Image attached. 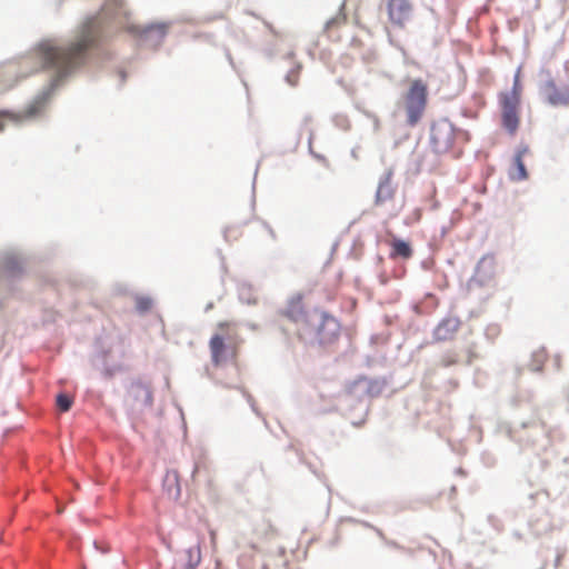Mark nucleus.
Listing matches in <instances>:
<instances>
[{
    "mask_svg": "<svg viewBox=\"0 0 569 569\" xmlns=\"http://www.w3.org/2000/svg\"><path fill=\"white\" fill-rule=\"evenodd\" d=\"M393 171L391 169L385 171L378 182V188L375 193V204L380 206L386 201L392 199L395 190L391 187V178Z\"/></svg>",
    "mask_w": 569,
    "mask_h": 569,
    "instance_id": "17",
    "label": "nucleus"
},
{
    "mask_svg": "<svg viewBox=\"0 0 569 569\" xmlns=\"http://www.w3.org/2000/svg\"><path fill=\"white\" fill-rule=\"evenodd\" d=\"M302 300L303 293L297 292L289 298L287 308L282 311V315L293 323L300 322V318L306 310Z\"/></svg>",
    "mask_w": 569,
    "mask_h": 569,
    "instance_id": "18",
    "label": "nucleus"
},
{
    "mask_svg": "<svg viewBox=\"0 0 569 569\" xmlns=\"http://www.w3.org/2000/svg\"><path fill=\"white\" fill-rule=\"evenodd\" d=\"M389 256L391 259H397V258H401L403 260L410 259L413 256V249H412L410 241L395 236L390 242V254Z\"/></svg>",
    "mask_w": 569,
    "mask_h": 569,
    "instance_id": "19",
    "label": "nucleus"
},
{
    "mask_svg": "<svg viewBox=\"0 0 569 569\" xmlns=\"http://www.w3.org/2000/svg\"><path fill=\"white\" fill-rule=\"evenodd\" d=\"M555 366H556L557 369L560 368V356H556L555 357Z\"/></svg>",
    "mask_w": 569,
    "mask_h": 569,
    "instance_id": "57",
    "label": "nucleus"
},
{
    "mask_svg": "<svg viewBox=\"0 0 569 569\" xmlns=\"http://www.w3.org/2000/svg\"><path fill=\"white\" fill-rule=\"evenodd\" d=\"M342 522H346V523H352L359 528H356V530H366V529H373L376 531V533L378 535H381L382 531L379 530V529H376L373 528L371 525H369L368 522H365V521H357L355 520L353 518H346V519H342Z\"/></svg>",
    "mask_w": 569,
    "mask_h": 569,
    "instance_id": "32",
    "label": "nucleus"
},
{
    "mask_svg": "<svg viewBox=\"0 0 569 569\" xmlns=\"http://www.w3.org/2000/svg\"><path fill=\"white\" fill-rule=\"evenodd\" d=\"M188 561L186 569H196V567L200 563L201 552L198 545L190 547L187 550Z\"/></svg>",
    "mask_w": 569,
    "mask_h": 569,
    "instance_id": "27",
    "label": "nucleus"
},
{
    "mask_svg": "<svg viewBox=\"0 0 569 569\" xmlns=\"http://www.w3.org/2000/svg\"><path fill=\"white\" fill-rule=\"evenodd\" d=\"M166 22H172V26L177 23H188L192 26H197L200 23V19H197L188 13H181L170 20H167Z\"/></svg>",
    "mask_w": 569,
    "mask_h": 569,
    "instance_id": "31",
    "label": "nucleus"
},
{
    "mask_svg": "<svg viewBox=\"0 0 569 569\" xmlns=\"http://www.w3.org/2000/svg\"><path fill=\"white\" fill-rule=\"evenodd\" d=\"M218 327H219L220 329H223L224 327H227V323H226V322H220V323L218 325Z\"/></svg>",
    "mask_w": 569,
    "mask_h": 569,
    "instance_id": "62",
    "label": "nucleus"
},
{
    "mask_svg": "<svg viewBox=\"0 0 569 569\" xmlns=\"http://www.w3.org/2000/svg\"><path fill=\"white\" fill-rule=\"evenodd\" d=\"M302 70L301 62H295L293 66L290 68V70L284 74V81L291 86L296 87L298 84V79L300 76V72Z\"/></svg>",
    "mask_w": 569,
    "mask_h": 569,
    "instance_id": "28",
    "label": "nucleus"
},
{
    "mask_svg": "<svg viewBox=\"0 0 569 569\" xmlns=\"http://www.w3.org/2000/svg\"><path fill=\"white\" fill-rule=\"evenodd\" d=\"M224 53H226V58H227L229 64L232 67V69L236 70V64H234L233 58H232V56L230 53V50L228 48L224 49Z\"/></svg>",
    "mask_w": 569,
    "mask_h": 569,
    "instance_id": "49",
    "label": "nucleus"
},
{
    "mask_svg": "<svg viewBox=\"0 0 569 569\" xmlns=\"http://www.w3.org/2000/svg\"><path fill=\"white\" fill-rule=\"evenodd\" d=\"M236 226H226L223 229H222V237H223V240L229 242L230 239H229V232L234 229Z\"/></svg>",
    "mask_w": 569,
    "mask_h": 569,
    "instance_id": "46",
    "label": "nucleus"
},
{
    "mask_svg": "<svg viewBox=\"0 0 569 569\" xmlns=\"http://www.w3.org/2000/svg\"><path fill=\"white\" fill-rule=\"evenodd\" d=\"M456 471H457V473H460V475H465L466 473L462 468H458Z\"/></svg>",
    "mask_w": 569,
    "mask_h": 569,
    "instance_id": "61",
    "label": "nucleus"
},
{
    "mask_svg": "<svg viewBox=\"0 0 569 569\" xmlns=\"http://www.w3.org/2000/svg\"><path fill=\"white\" fill-rule=\"evenodd\" d=\"M322 311V309L315 307L311 310H305L300 318V321L303 322L308 328L312 329L315 335L317 333L318 319H320V312Z\"/></svg>",
    "mask_w": 569,
    "mask_h": 569,
    "instance_id": "25",
    "label": "nucleus"
},
{
    "mask_svg": "<svg viewBox=\"0 0 569 569\" xmlns=\"http://www.w3.org/2000/svg\"><path fill=\"white\" fill-rule=\"evenodd\" d=\"M56 405L61 411L67 412L71 409L73 399L69 393L60 391L56 395Z\"/></svg>",
    "mask_w": 569,
    "mask_h": 569,
    "instance_id": "29",
    "label": "nucleus"
},
{
    "mask_svg": "<svg viewBox=\"0 0 569 569\" xmlns=\"http://www.w3.org/2000/svg\"><path fill=\"white\" fill-rule=\"evenodd\" d=\"M495 257L483 254L475 266L472 276L467 281L468 290L487 287L495 277Z\"/></svg>",
    "mask_w": 569,
    "mask_h": 569,
    "instance_id": "10",
    "label": "nucleus"
},
{
    "mask_svg": "<svg viewBox=\"0 0 569 569\" xmlns=\"http://www.w3.org/2000/svg\"><path fill=\"white\" fill-rule=\"evenodd\" d=\"M286 450L293 451L296 453V450H299V449L293 443L290 442L289 445H287Z\"/></svg>",
    "mask_w": 569,
    "mask_h": 569,
    "instance_id": "53",
    "label": "nucleus"
},
{
    "mask_svg": "<svg viewBox=\"0 0 569 569\" xmlns=\"http://www.w3.org/2000/svg\"><path fill=\"white\" fill-rule=\"evenodd\" d=\"M520 70H521V67H518L515 74H513V79L512 80H521L520 79Z\"/></svg>",
    "mask_w": 569,
    "mask_h": 569,
    "instance_id": "54",
    "label": "nucleus"
},
{
    "mask_svg": "<svg viewBox=\"0 0 569 569\" xmlns=\"http://www.w3.org/2000/svg\"><path fill=\"white\" fill-rule=\"evenodd\" d=\"M177 409L180 412V416H181V419H182L183 432L186 433L187 432V423H186V420H184V415H183L182 408L179 405H177Z\"/></svg>",
    "mask_w": 569,
    "mask_h": 569,
    "instance_id": "50",
    "label": "nucleus"
},
{
    "mask_svg": "<svg viewBox=\"0 0 569 569\" xmlns=\"http://www.w3.org/2000/svg\"><path fill=\"white\" fill-rule=\"evenodd\" d=\"M338 244H339V243H338V241H336V242L332 244V247H331V253H333V252L337 250Z\"/></svg>",
    "mask_w": 569,
    "mask_h": 569,
    "instance_id": "59",
    "label": "nucleus"
},
{
    "mask_svg": "<svg viewBox=\"0 0 569 569\" xmlns=\"http://www.w3.org/2000/svg\"><path fill=\"white\" fill-rule=\"evenodd\" d=\"M539 74L546 76V79L541 80L538 84L540 99L551 107L568 106L569 91H567L566 88L561 90L557 87V83L548 69L541 68Z\"/></svg>",
    "mask_w": 569,
    "mask_h": 569,
    "instance_id": "8",
    "label": "nucleus"
},
{
    "mask_svg": "<svg viewBox=\"0 0 569 569\" xmlns=\"http://www.w3.org/2000/svg\"><path fill=\"white\" fill-rule=\"evenodd\" d=\"M295 57V53L291 51L286 54V59H292Z\"/></svg>",
    "mask_w": 569,
    "mask_h": 569,
    "instance_id": "60",
    "label": "nucleus"
},
{
    "mask_svg": "<svg viewBox=\"0 0 569 569\" xmlns=\"http://www.w3.org/2000/svg\"><path fill=\"white\" fill-rule=\"evenodd\" d=\"M339 22V19L338 18H331L329 19L326 24H325V28L328 29L332 26H336L337 23Z\"/></svg>",
    "mask_w": 569,
    "mask_h": 569,
    "instance_id": "51",
    "label": "nucleus"
},
{
    "mask_svg": "<svg viewBox=\"0 0 569 569\" xmlns=\"http://www.w3.org/2000/svg\"><path fill=\"white\" fill-rule=\"evenodd\" d=\"M521 93V80H512V86L509 91H501L498 93L501 127L510 136L516 134L519 129Z\"/></svg>",
    "mask_w": 569,
    "mask_h": 569,
    "instance_id": "5",
    "label": "nucleus"
},
{
    "mask_svg": "<svg viewBox=\"0 0 569 569\" xmlns=\"http://www.w3.org/2000/svg\"><path fill=\"white\" fill-rule=\"evenodd\" d=\"M92 366L99 369L106 379H112L117 373L126 370L122 363L123 347L109 336H98L93 342Z\"/></svg>",
    "mask_w": 569,
    "mask_h": 569,
    "instance_id": "4",
    "label": "nucleus"
},
{
    "mask_svg": "<svg viewBox=\"0 0 569 569\" xmlns=\"http://www.w3.org/2000/svg\"><path fill=\"white\" fill-rule=\"evenodd\" d=\"M163 490L168 493L169 497H173L176 500L181 495V488L179 485V479L177 472L167 473L162 481Z\"/></svg>",
    "mask_w": 569,
    "mask_h": 569,
    "instance_id": "22",
    "label": "nucleus"
},
{
    "mask_svg": "<svg viewBox=\"0 0 569 569\" xmlns=\"http://www.w3.org/2000/svg\"><path fill=\"white\" fill-rule=\"evenodd\" d=\"M429 97L428 84L421 78L411 80L405 97L406 122L415 127L421 120L426 110Z\"/></svg>",
    "mask_w": 569,
    "mask_h": 569,
    "instance_id": "6",
    "label": "nucleus"
},
{
    "mask_svg": "<svg viewBox=\"0 0 569 569\" xmlns=\"http://www.w3.org/2000/svg\"><path fill=\"white\" fill-rule=\"evenodd\" d=\"M262 22H263L264 27L270 31V33L272 36H274V37H279L280 36L279 31L272 26V23H270L269 21L263 20V19H262Z\"/></svg>",
    "mask_w": 569,
    "mask_h": 569,
    "instance_id": "42",
    "label": "nucleus"
},
{
    "mask_svg": "<svg viewBox=\"0 0 569 569\" xmlns=\"http://www.w3.org/2000/svg\"><path fill=\"white\" fill-rule=\"evenodd\" d=\"M237 292H238V299L241 303L248 305V306H254L257 305L258 300L253 296V286L246 281L241 280L237 282Z\"/></svg>",
    "mask_w": 569,
    "mask_h": 569,
    "instance_id": "21",
    "label": "nucleus"
},
{
    "mask_svg": "<svg viewBox=\"0 0 569 569\" xmlns=\"http://www.w3.org/2000/svg\"><path fill=\"white\" fill-rule=\"evenodd\" d=\"M312 121V117L311 114H306L302 120H301V123H300V127H299V133H298V142L300 141L301 139V133H302V130H305L309 123Z\"/></svg>",
    "mask_w": 569,
    "mask_h": 569,
    "instance_id": "39",
    "label": "nucleus"
},
{
    "mask_svg": "<svg viewBox=\"0 0 569 569\" xmlns=\"http://www.w3.org/2000/svg\"><path fill=\"white\" fill-rule=\"evenodd\" d=\"M226 387L228 388H233L236 390H239L243 398L246 399V401L248 402V405L250 406L252 412L258 416V417H261V412L259 410V408L257 407L256 405V401H254V398L252 397V395L250 392H248L243 387L241 386H230V385H226Z\"/></svg>",
    "mask_w": 569,
    "mask_h": 569,
    "instance_id": "30",
    "label": "nucleus"
},
{
    "mask_svg": "<svg viewBox=\"0 0 569 569\" xmlns=\"http://www.w3.org/2000/svg\"><path fill=\"white\" fill-rule=\"evenodd\" d=\"M64 1L66 0H52V6L54 10L58 11L62 7Z\"/></svg>",
    "mask_w": 569,
    "mask_h": 569,
    "instance_id": "52",
    "label": "nucleus"
},
{
    "mask_svg": "<svg viewBox=\"0 0 569 569\" xmlns=\"http://www.w3.org/2000/svg\"><path fill=\"white\" fill-rule=\"evenodd\" d=\"M64 508V505H62L60 501L57 502V511L62 512Z\"/></svg>",
    "mask_w": 569,
    "mask_h": 569,
    "instance_id": "56",
    "label": "nucleus"
},
{
    "mask_svg": "<svg viewBox=\"0 0 569 569\" xmlns=\"http://www.w3.org/2000/svg\"><path fill=\"white\" fill-rule=\"evenodd\" d=\"M209 349L211 361L214 367L226 362L233 357V350L230 343L226 341V337L221 333H213L209 340Z\"/></svg>",
    "mask_w": 569,
    "mask_h": 569,
    "instance_id": "13",
    "label": "nucleus"
},
{
    "mask_svg": "<svg viewBox=\"0 0 569 569\" xmlns=\"http://www.w3.org/2000/svg\"><path fill=\"white\" fill-rule=\"evenodd\" d=\"M261 51H262L263 56L267 59H269V60L273 59L276 57V54H277V44H276V42L267 41L264 43V46L262 47Z\"/></svg>",
    "mask_w": 569,
    "mask_h": 569,
    "instance_id": "33",
    "label": "nucleus"
},
{
    "mask_svg": "<svg viewBox=\"0 0 569 569\" xmlns=\"http://www.w3.org/2000/svg\"><path fill=\"white\" fill-rule=\"evenodd\" d=\"M194 41H204L207 43H214V34L211 32H196L192 34Z\"/></svg>",
    "mask_w": 569,
    "mask_h": 569,
    "instance_id": "35",
    "label": "nucleus"
},
{
    "mask_svg": "<svg viewBox=\"0 0 569 569\" xmlns=\"http://www.w3.org/2000/svg\"><path fill=\"white\" fill-rule=\"evenodd\" d=\"M341 323L330 312L323 310L318 319L316 341L319 346L333 343L340 336Z\"/></svg>",
    "mask_w": 569,
    "mask_h": 569,
    "instance_id": "9",
    "label": "nucleus"
},
{
    "mask_svg": "<svg viewBox=\"0 0 569 569\" xmlns=\"http://www.w3.org/2000/svg\"><path fill=\"white\" fill-rule=\"evenodd\" d=\"M133 299H134V309L139 316L147 315L153 308L154 301L150 296H143V295L136 293L133 296Z\"/></svg>",
    "mask_w": 569,
    "mask_h": 569,
    "instance_id": "23",
    "label": "nucleus"
},
{
    "mask_svg": "<svg viewBox=\"0 0 569 569\" xmlns=\"http://www.w3.org/2000/svg\"><path fill=\"white\" fill-rule=\"evenodd\" d=\"M258 169H259V163L257 164L256 167V170H254V174H253V179H252V184H251V196H250V211H251V217L244 221H242L241 223L237 224L238 228H241L243 226H247L248 223H250L251 221H257L261 224V227L269 233V236L271 237L272 240H277V234H276V231L273 230V228L271 227V224L262 219L261 217L257 216L256 214V206H257V197H256V181H257V174H258Z\"/></svg>",
    "mask_w": 569,
    "mask_h": 569,
    "instance_id": "15",
    "label": "nucleus"
},
{
    "mask_svg": "<svg viewBox=\"0 0 569 569\" xmlns=\"http://www.w3.org/2000/svg\"><path fill=\"white\" fill-rule=\"evenodd\" d=\"M461 321L458 317H445L439 321L432 331L435 341H446L450 339L453 332L459 328Z\"/></svg>",
    "mask_w": 569,
    "mask_h": 569,
    "instance_id": "16",
    "label": "nucleus"
},
{
    "mask_svg": "<svg viewBox=\"0 0 569 569\" xmlns=\"http://www.w3.org/2000/svg\"><path fill=\"white\" fill-rule=\"evenodd\" d=\"M457 138H461L463 141H469L470 140V133L469 131L462 129V128H458L457 127V133H456V139Z\"/></svg>",
    "mask_w": 569,
    "mask_h": 569,
    "instance_id": "41",
    "label": "nucleus"
},
{
    "mask_svg": "<svg viewBox=\"0 0 569 569\" xmlns=\"http://www.w3.org/2000/svg\"><path fill=\"white\" fill-rule=\"evenodd\" d=\"M538 427L539 423L535 420H530V421H521L520 422V428L522 429H527V428H530V427Z\"/></svg>",
    "mask_w": 569,
    "mask_h": 569,
    "instance_id": "48",
    "label": "nucleus"
},
{
    "mask_svg": "<svg viewBox=\"0 0 569 569\" xmlns=\"http://www.w3.org/2000/svg\"><path fill=\"white\" fill-rule=\"evenodd\" d=\"M296 456H297L298 462L300 465L306 466L310 470L311 473H313L320 481L323 482V485L327 487L328 491L331 492V488L327 483L325 476L318 471L316 465L312 463L311 461L307 460V458L305 457V453L301 450H296Z\"/></svg>",
    "mask_w": 569,
    "mask_h": 569,
    "instance_id": "26",
    "label": "nucleus"
},
{
    "mask_svg": "<svg viewBox=\"0 0 569 569\" xmlns=\"http://www.w3.org/2000/svg\"><path fill=\"white\" fill-rule=\"evenodd\" d=\"M481 462L486 467L491 468L496 465V458L489 452H482L481 453Z\"/></svg>",
    "mask_w": 569,
    "mask_h": 569,
    "instance_id": "38",
    "label": "nucleus"
},
{
    "mask_svg": "<svg viewBox=\"0 0 569 569\" xmlns=\"http://www.w3.org/2000/svg\"><path fill=\"white\" fill-rule=\"evenodd\" d=\"M469 111L467 109H462V116L467 117Z\"/></svg>",
    "mask_w": 569,
    "mask_h": 569,
    "instance_id": "64",
    "label": "nucleus"
},
{
    "mask_svg": "<svg viewBox=\"0 0 569 569\" xmlns=\"http://www.w3.org/2000/svg\"><path fill=\"white\" fill-rule=\"evenodd\" d=\"M127 401H132V409L140 411L151 408L153 403L152 390L140 379L133 380L127 388Z\"/></svg>",
    "mask_w": 569,
    "mask_h": 569,
    "instance_id": "12",
    "label": "nucleus"
},
{
    "mask_svg": "<svg viewBox=\"0 0 569 569\" xmlns=\"http://www.w3.org/2000/svg\"><path fill=\"white\" fill-rule=\"evenodd\" d=\"M387 383L386 377L368 378L365 375H360L348 383L346 389L350 395H357L360 391L363 395L375 398L381 395Z\"/></svg>",
    "mask_w": 569,
    "mask_h": 569,
    "instance_id": "11",
    "label": "nucleus"
},
{
    "mask_svg": "<svg viewBox=\"0 0 569 569\" xmlns=\"http://www.w3.org/2000/svg\"><path fill=\"white\" fill-rule=\"evenodd\" d=\"M312 139H313V131L309 130L308 147H309L310 156H312L318 161L326 162L327 159H326V157L323 154L317 153L316 151H313V149H312Z\"/></svg>",
    "mask_w": 569,
    "mask_h": 569,
    "instance_id": "36",
    "label": "nucleus"
},
{
    "mask_svg": "<svg viewBox=\"0 0 569 569\" xmlns=\"http://www.w3.org/2000/svg\"><path fill=\"white\" fill-rule=\"evenodd\" d=\"M213 306L214 305L212 301L208 302L204 307V312H209L211 309H213Z\"/></svg>",
    "mask_w": 569,
    "mask_h": 569,
    "instance_id": "55",
    "label": "nucleus"
},
{
    "mask_svg": "<svg viewBox=\"0 0 569 569\" xmlns=\"http://www.w3.org/2000/svg\"><path fill=\"white\" fill-rule=\"evenodd\" d=\"M312 529H313V528H309V527H307V526H306V527H303V528L301 529V532H300V533H301V535H305V533H307L309 530H312Z\"/></svg>",
    "mask_w": 569,
    "mask_h": 569,
    "instance_id": "58",
    "label": "nucleus"
},
{
    "mask_svg": "<svg viewBox=\"0 0 569 569\" xmlns=\"http://www.w3.org/2000/svg\"><path fill=\"white\" fill-rule=\"evenodd\" d=\"M420 266L423 270L428 271L431 270L433 267V260L431 259H425L420 262Z\"/></svg>",
    "mask_w": 569,
    "mask_h": 569,
    "instance_id": "44",
    "label": "nucleus"
},
{
    "mask_svg": "<svg viewBox=\"0 0 569 569\" xmlns=\"http://www.w3.org/2000/svg\"><path fill=\"white\" fill-rule=\"evenodd\" d=\"M529 152V146L526 143H520L516 147L515 153L512 157L523 159V157Z\"/></svg>",
    "mask_w": 569,
    "mask_h": 569,
    "instance_id": "37",
    "label": "nucleus"
},
{
    "mask_svg": "<svg viewBox=\"0 0 569 569\" xmlns=\"http://www.w3.org/2000/svg\"><path fill=\"white\" fill-rule=\"evenodd\" d=\"M223 18V14L222 13H214L212 16H206L202 20H200V22H211L213 20H218V19H222Z\"/></svg>",
    "mask_w": 569,
    "mask_h": 569,
    "instance_id": "43",
    "label": "nucleus"
},
{
    "mask_svg": "<svg viewBox=\"0 0 569 569\" xmlns=\"http://www.w3.org/2000/svg\"><path fill=\"white\" fill-rule=\"evenodd\" d=\"M216 252H217V254H218V257H219V259H220V262H221V270H222L223 272H227L226 259H224V256H223V253H222L221 249H217V251H216Z\"/></svg>",
    "mask_w": 569,
    "mask_h": 569,
    "instance_id": "45",
    "label": "nucleus"
},
{
    "mask_svg": "<svg viewBox=\"0 0 569 569\" xmlns=\"http://www.w3.org/2000/svg\"><path fill=\"white\" fill-rule=\"evenodd\" d=\"M488 520H489V522L491 523V526H492V528L495 530H497V531L502 530V528L499 526V523H498L499 521H498V519L496 517L489 516Z\"/></svg>",
    "mask_w": 569,
    "mask_h": 569,
    "instance_id": "47",
    "label": "nucleus"
},
{
    "mask_svg": "<svg viewBox=\"0 0 569 569\" xmlns=\"http://www.w3.org/2000/svg\"><path fill=\"white\" fill-rule=\"evenodd\" d=\"M529 178L528 169L525 164L523 159L511 158V163L508 169V179L511 182H521Z\"/></svg>",
    "mask_w": 569,
    "mask_h": 569,
    "instance_id": "20",
    "label": "nucleus"
},
{
    "mask_svg": "<svg viewBox=\"0 0 569 569\" xmlns=\"http://www.w3.org/2000/svg\"><path fill=\"white\" fill-rule=\"evenodd\" d=\"M332 122L333 124L341 129V130H348L349 127H350V122H349V119L343 116V114H336L333 118H332Z\"/></svg>",
    "mask_w": 569,
    "mask_h": 569,
    "instance_id": "34",
    "label": "nucleus"
},
{
    "mask_svg": "<svg viewBox=\"0 0 569 569\" xmlns=\"http://www.w3.org/2000/svg\"><path fill=\"white\" fill-rule=\"evenodd\" d=\"M388 41H389V43H390L391 46H393L397 50H399L403 57H406V56H407V51H406V49L403 48V46H401L399 42H396V41L392 39V37H391V34H390V33H388Z\"/></svg>",
    "mask_w": 569,
    "mask_h": 569,
    "instance_id": "40",
    "label": "nucleus"
},
{
    "mask_svg": "<svg viewBox=\"0 0 569 569\" xmlns=\"http://www.w3.org/2000/svg\"><path fill=\"white\" fill-rule=\"evenodd\" d=\"M457 127L447 118L441 117L430 124L429 147L433 154L442 156L453 148Z\"/></svg>",
    "mask_w": 569,
    "mask_h": 569,
    "instance_id": "7",
    "label": "nucleus"
},
{
    "mask_svg": "<svg viewBox=\"0 0 569 569\" xmlns=\"http://www.w3.org/2000/svg\"><path fill=\"white\" fill-rule=\"evenodd\" d=\"M382 260H383V257H382V256H380V254H378V256H377V261H378V262H381Z\"/></svg>",
    "mask_w": 569,
    "mask_h": 569,
    "instance_id": "63",
    "label": "nucleus"
},
{
    "mask_svg": "<svg viewBox=\"0 0 569 569\" xmlns=\"http://www.w3.org/2000/svg\"><path fill=\"white\" fill-rule=\"evenodd\" d=\"M30 256L21 249L4 250L0 253V278L8 287L10 295L19 292L18 284L28 276ZM4 298L0 297V326L6 321Z\"/></svg>",
    "mask_w": 569,
    "mask_h": 569,
    "instance_id": "3",
    "label": "nucleus"
},
{
    "mask_svg": "<svg viewBox=\"0 0 569 569\" xmlns=\"http://www.w3.org/2000/svg\"><path fill=\"white\" fill-rule=\"evenodd\" d=\"M67 49L56 44L50 37H43L34 42L17 63L0 71V96L33 73L42 72L48 77L47 83L22 110L0 108V132L4 131L7 123L22 127L30 122L49 119L50 106L77 66L78 60L66 56Z\"/></svg>",
    "mask_w": 569,
    "mask_h": 569,
    "instance_id": "2",
    "label": "nucleus"
},
{
    "mask_svg": "<svg viewBox=\"0 0 569 569\" xmlns=\"http://www.w3.org/2000/svg\"><path fill=\"white\" fill-rule=\"evenodd\" d=\"M172 22L151 21L142 27L130 22V11L124 0H104L99 10L88 13L69 37H50L67 54L78 60L68 80L84 67L104 69L119 78V87L127 81L128 73L120 66L109 40L119 31L132 36L140 46L158 50L164 42Z\"/></svg>",
    "mask_w": 569,
    "mask_h": 569,
    "instance_id": "1",
    "label": "nucleus"
},
{
    "mask_svg": "<svg viewBox=\"0 0 569 569\" xmlns=\"http://www.w3.org/2000/svg\"><path fill=\"white\" fill-rule=\"evenodd\" d=\"M547 359V352L545 347L536 350L531 353L529 367L532 372L541 373L543 370L545 361Z\"/></svg>",
    "mask_w": 569,
    "mask_h": 569,
    "instance_id": "24",
    "label": "nucleus"
},
{
    "mask_svg": "<svg viewBox=\"0 0 569 569\" xmlns=\"http://www.w3.org/2000/svg\"><path fill=\"white\" fill-rule=\"evenodd\" d=\"M389 20L399 27H403L411 14V4L408 0H389L387 3Z\"/></svg>",
    "mask_w": 569,
    "mask_h": 569,
    "instance_id": "14",
    "label": "nucleus"
}]
</instances>
